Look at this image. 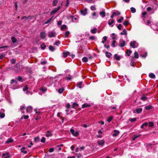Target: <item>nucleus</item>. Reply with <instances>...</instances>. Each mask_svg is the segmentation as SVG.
Returning <instances> with one entry per match:
<instances>
[{
  "label": "nucleus",
  "instance_id": "obj_41",
  "mask_svg": "<svg viewBox=\"0 0 158 158\" xmlns=\"http://www.w3.org/2000/svg\"><path fill=\"white\" fill-rule=\"evenodd\" d=\"M5 116V114L0 112V117L1 118H4Z\"/></svg>",
  "mask_w": 158,
  "mask_h": 158
},
{
  "label": "nucleus",
  "instance_id": "obj_16",
  "mask_svg": "<svg viewBox=\"0 0 158 158\" xmlns=\"http://www.w3.org/2000/svg\"><path fill=\"white\" fill-rule=\"evenodd\" d=\"M152 107H153L151 105L146 106H145V108L147 110H149L152 109Z\"/></svg>",
  "mask_w": 158,
  "mask_h": 158
},
{
  "label": "nucleus",
  "instance_id": "obj_1",
  "mask_svg": "<svg viewBox=\"0 0 158 158\" xmlns=\"http://www.w3.org/2000/svg\"><path fill=\"white\" fill-rule=\"evenodd\" d=\"M48 36L49 38L55 37L56 36V33L55 32L49 31L48 33Z\"/></svg>",
  "mask_w": 158,
  "mask_h": 158
},
{
  "label": "nucleus",
  "instance_id": "obj_53",
  "mask_svg": "<svg viewBox=\"0 0 158 158\" xmlns=\"http://www.w3.org/2000/svg\"><path fill=\"white\" fill-rule=\"evenodd\" d=\"M40 90L44 92H45L46 91L47 89H46L44 88L43 87H41L40 89Z\"/></svg>",
  "mask_w": 158,
  "mask_h": 158
},
{
  "label": "nucleus",
  "instance_id": "obj_25",
  "mask_svg": "<svg viewBox=\"0 0 158 158\" xmlns=\"http://www.w3.org/2000/svg\"><path fill=\"white\" fill-rule=\"evenodd\" d=\"M97 29L96 28H95L94 29H92L91 30V32L93 34H95L96 33Z\"/></svg>",
  "mask_w": 158,
  "mask_h": 158
},
{
  "label": "nucleus",
  "instance_id": "obj_48",
  "mask_svg": "<svg viewBox=\"0 0 158 158\" xmlns=\"http://www.w3.org/2000/svg\"><path fill=\"white\" fill-rule=\"evenodd\" d=\"M90 9L92 10H93V11L95 10H96V8L95 6H92L90 7Z\"/></svg>",
  "mask_w": 158,
  "mask_h": 158
},
{
  "label": "nucleus",
  "instance_id": "obj_43",
  "mask_svg": "<svg viewBox=\"0 0 158 158\" xmlns=\"http://www.w3.org/2000/svg\"><path fill=\"white\" fill-rule=\"evenodd\" d=\"M131 10L132 13H135L136 11L135 9L133 7H132L131 8Z\"/></svg>",
  "mask_w": 158,
  "mask_h": 158
},
{
  "label": "nucleus",
  "instance_id": "obj_36",
  "mask_svg": "<svg viewBox=\"0 0 158 158\" xmlns=\"http://www.w3.org/2000/svg\"><path fill=\"white\" fill-rule=\"evenodd\" d=\"M141 100L143 101H145L147 100V99H148V98L147 97L144 96H143L141 97Z\"/></svg>",
  "mask_w": 158,
  "mask_h": 158
},
{
  "label": "nucleus",
  "instance_id": "obj_39",
  "mask_svg": "<svg viewBox=\"0 0 158 158\" xmlns=\"http://www.w3.org/2000/svg\"><path fill=\"white\" fill-rule=\"evenodd\" d=\"M113 118L112 116H110L109 118H108L107 119V121L108 122H110V121H111L112 120Z\"/></svg>",
  "mask_w": 158,
  "mask_h": 158
},
{
  "label": "nucleus",
  "instance_id": "obj_40",
  "mask_svg": "<svg viewBox=\"0 0 158 158\" xmlns=\"http://www.w3.org/2000/svg\"><path fill=\"white\" fill-rule=\"evenodd\" d=\"M70 34V33L69 32V31H66L65 33V38L69 36V34Z\"/></svg>",
  "mask_w": 158,
  "mask_h": 158
},
{
  "label": "nucleus",
  "instance_id": "obj_4",
  "mask_svg": "<svg viewBox=\"0 0 158 158\" xmlns=\"http://www.w3.org/2000/svg\"><path fill=\"white\" fill-rule=\"evenodd\" d=\"M136 43V42L135 41H131L130 43V46L134 48H135L136 47L135 46Z\"/></svg>",
  "mask_w": 158,
  "mask_h": 158
},
{
  "label": "nucleus",
  "instance_id": "obj_23",
  "mask_svg": "<svg viewBox=\"0 0 158 158\" xmlns=\"http://www.w3.org/2000/svg\"><path fill=\"white\" fill-rule=\"evenodd\" d=\"M40 140V137L38 136L35 137L34 138V141L35 142H36L38 141H39Z\"/></svg>",
  "mask_w": 158,
  "mask_h": 158
},
{
  "label": "nucleus",
  "instance_id": "obj_26",
  "mask_svg": "<svg viewBox=\"0 0 158 158\" xmlns=\"http://www.w3.org/2000/svg\"><path fill=\"white\" fill-rule=\"evenodd\" d=\"M32 107L31 106H28L27 108L26 111L28 112L31 111L32 110Z\"/></svg>",
  "mask_w": 158,
  "mask_h": 158
},
{
  "label": "nucleus",
  "instance_id": "obj_46",
  "mask_svg": "<svg viewBox=\"0 0 158 158\" xmlns=\"http://www.w3.org/2000/svg\"><path fill=\"white\" fill-rule=\"evenodd\" d=\"M129 23V21L128 20H126V21H125L123 23V24L125 26H128Z\"/></svg>",
  "mask_w": 158,
  "mask_h": 158
},
{
  "label": "nucleus",
  "instance_id": "obj_9",
  "mask_svg": "<svg viewBox=\"0 0 158 158\" xmlns=\"http://www.w3.org/2000/svg\"><path fill=\"white\" fill-rule=\"evenodd\" d=\"M78 106L79 105L76 102L73 103L72 106V107L73 108L75 109L77 108L78 107Z\"/></svg>",
  "mask_w": 158,
  "mask_h": 158
},
{
  "label": "nucleus",
  "instance_id": "obj_32",
  "mask_svg": "<svg viewBox=\"0 0 158 158\" xmlns=\"http://www.w3.org/2000/svg\"><path fill=\"white\" fill-rule=\"evenodd\" d=\"M88 58L87 57H83L82 59V60L83 62H86L88 61Z\"/></svg>",
  "mask_w": 158,
  "mask_h": 158
},
{
  "label": "nucleus",
  "instance_id": "obj_58",
  "mask_svg": "<svg viewBox=\"0 0 158 158\" xmlns=\"http://www.w3.org/2000/svg\"><path fill=\"white\" fill-rule=\"evenodd\" d=\"M23 117L24 119H27L29 118V116L28 115H23L22 117Z\"/></svg>",
  "mask_w": 158,
  "mask_h": 158
},
{
  "label": "nucleus",
  "instance_id": "obj_31",
  "mask_svg": "<svg viewBox=\"0 0 158 158\" xmlns=\"http://www.w3.org/2000/svg\"><path fill=\"white\" fill-rule=\"evenodd\" d=\"M25 18L26 20H27L29 18H30L31 19L32 18L31 16H29L28 17H26L25 16H23L22 18V19H24Z\"/></svg>",
  "mask_w": 158,
  "mask_h": 158
},
{
  "label": "nucleus",
  "instance_id": "obj_44",
  "mask_svg": "<svg viewBox=\"0 0 158 158\" xmlns=\"http://www.w3.org/2000/svg\"><path fill=\"white\" fill-rule=\"evenodd\" d=\"M16 62V59H12L11 60V63L12 64H14Z\"/></svg>",
  "mask_w": 158,
  "mask_h": 158
},
{
  "label": "nucleus",
  "instance_id": "obj_24",
  "mask_svg": "<svg viewBox=\"0 0 158 158\" xmlns=\"http://www.w3.org/2000/svg\"><path fill=\"white\" fill-rule=\"evenodd\" d=\"M149 77L151 78H154L156 77L155 75L152 73H150L149 74Z\"/></svg>",
  "mask_w": 158,
  "mask_h": 158
},
{
  "label": "nucleus",
  "instance_id": "obj_63",
  "mask_svg": "<svg viewBox=\"0 0 158 158\" xmlns=\"http://www.w3.org/2000/svg\"><path fill=\"white\" fill-rule=\"evenodd\" d=\"M66 107L67 109H69L70 108V106L69 103H68L67 104Z\"/></svg>",
  "mask_w": 158,
  "mask_h": 158
},
{
  "label": "nucleus",
  "instance_id": "obj_10",
  "mask_svg": "<svg viewBox=\"0 0 158 158\" xmlns=\"http://www.w3.org/2000/svg\"><path fill=\"white\" fill-rule=\"evenodd\" d=\"M91 106V105L87 103H85L82 105L81 108H84L86 107H89Z\"/></svg>",
  "mask_w": 158,
  "mask_h": 158
},
{
  "label": "nucleus",
  "instance_id": "obj_12",
  "mask_svg": "<svg viewBox=\"0 0 158 158\" xmlns=\"http://www.w3.org/2000/svg\"><path fill=\"white\" fill-rule=\"evenodd\" d=\"M70 54V52H63V57L66 58Z\"/></svg>",
  "mask_w": 158,
  "mask_h": 158
},
{
  "label": "nucleus",
  "instance_id": "obj_17",
  "mask_svg": "<svg viewBox=\"0 0 158 158\" xmlns=\"http://www.w3.org/2000/svg\"><path fill=\"white\" fill-rule=\"evenodd\" d=\"M148 124V122H145L141 126V128H143L144 127H147Z\"/></svg>",
  "mask_w": 158,
  "mask_h": 158
},
{
  "label": "nucleus",
  "instance_id": "obj_59",
  "mask_svg": "<svg viewBox=\"0 0 158 158\" xmlns=\"http://www.w3.org/2000/svg\"><path fill=\"white\" fill-rule=\"evenodd\" d=\"M17 79L19 81H22V78L21 76H19L18 77Z\"/></svg>",
  "mask_w": 158,
  "mask_h": 158
},
{
  "label": "nucleus",
  "instance_id": "obj_50",
  "mask_svg": "<svg viewBox=\"0 0 158 158\" xmlns=\"http://www.w3.org/2000/svg\"><path fill=\"white\" fill-rule=\"evenodd\" d=\"M124 19V18L123 17L121 16L120 17V19H118L117 20V22L119 23H121L122 20H123Z\"/></svg>",
  "mask_w": 158,
  "mask_h": 158
},
{
  "label": "nucleus",
  "instance_id": "obj_18",
  "mask_svg": "<svg viewBox=\"0 0 158 158\" xmlns=\"http://www.w3.org/2000/svg\"><path fill=\"white\" fill-rule=\"evenodd\" d=\"M135 110L136 111L137 114H139L142 111V108L136 109H135Z\"/></svg>",
  "mask_w": 158,
  "mask_h": 158
},
{
  "label": "nucleus",
  "instance_id": "obj_15",
  "mask_svg": "<svg viewBox=\"0 0 158 158\" xmlns=\"http://www.w3.org/2000/svg\"><path fill=\"white\" fill-rule=\"evenodd\" d=\"M114 58L116 59L117 60H119L120 59V57L119 56L117 55V54H115L114 55Z\"/></svg>",
  "mask_w": 158,
  "mask_h": 158
},
{
  "label": "nucleus",
  "instance_id": "obj_60",
  "mask_svg": "<svg viewBox=\"0 0 158 158\" xmlns=\"http://www.w3.org/2000/svg\"><path fill=\"white\" fill-rule=\"evenodd\" d=\"M122 25L121 24H119L118 26H117V28L119 30H121V27H122Z\"/></svg>",
  "mask_w": 158,
  "mask_h": 158
},
{
  "label": "nucleus",
  "instance_id": "obj_22",
  "mask_svg": "<svg viewBox=\"0 0 158 158\" xmlns=\"http://www.w3.org/2000/svg\"><path fill=\"white\" fill-rule=\"evenodd\" d=\"M26 148L25 147H23L21 149V152L25 154H26L27 153V152L26 151H24V150Z\"/></svg>",
  "mask_w": 158,
  "mask_h": 158
},
{
  "label": "nucleus",
  "instance_id": "obj_55",
  "mask_svg": "<svg viewBox=\"0 0 158 158\" xmlns=\"http://www.w3.org/2000/svg\"><path fill=\"white\" fill-rule=\"evenodd\" d=\"M116 41L115 40H114L113 41V42L112 43V46L113 47H115V43H116Z\"/></svg>",
  "mask_w": 158,
  "mask_h": 158
},
{
  "label": "nucleus",
  "instance_id": "obj_7",
  "mask_svg": "<svg viewBox=\"0 0 158 158\" xmlns=\"http://www.w3.org/2000/svg\"><path fill=\"white\" fill-rule=\"evenodd\" d=\"M97 143L98 145L102 146L104 144L105 142L104 141L102 140L98 141Z\"/></svg>",
  "mask_w": 158,
  "mask_h": 158
},
{
  "label": "nucleus",
  "instance_id": "obj_49",
  "mask_svg": "<svg viewBox=\"0 0 158 158\" xmlns=\"http://www.w3.org/2000/svg\"><path fill=\"white\" fill-rule=\"evenodd\" d=\"M28 87H27V85H25L23 87V91H26L27 90H28Z\"/></svg>",
  "mask_w": 158,
  "mask_h": 158
},
{
  "label": "nucleus",
  "instance_id": "obj_33",
  "mask_svg": "<svg viewBox=\"0 0 158 158\" xmlns=\"http://www.w3.org/2000/svg\"><path fill=\"white\" fill-rule=\"evenodd\" d=\"M134 57L136 59L139 58V54L137 52H135L134 53Z\"/></svg>",
  "mask_w": 158,
  "mask_h": 158
},
{
  "label": "nucleus",
  "instance_id": "obj_30",
  "mask_svg": "<svg viewBox=\"0 0 158 158\" xmlns=\"http://www.w3.org/2000/svg\"><path fill=\"white\" fill-rule=\"evenodd\" d=\"M11 39L12 40V42L13 43H16L17 41V40L15 37H12L11 38Z\"/></svg>",
  "mask_w": 158,
  "mask_h": 158
},
{
  "label": "nucleus",
  "instance_id": "obj_37",
  "mask_svg": "<svg viewBox=\"0 0 158 158\" xmlns=\"http://www.w3.org/2000/svg\"><path fill=\"white\" fill-rule=\"evenodd\" d=\"M141 136V135H134L133 137V140H135L136 138L140 137Z\"/></svg>",
  "mask_w": 158,
  "mask_h": 158
},
{
  "label": "nucleus",
  "instance_id": "obj_19",
  "mask_svg": "<svg viewBox=\"0 0 158 158\" xmlns=\"http://www.w3.org/2000/svg\"><path fill=\"white\" fill-rule=\"evenodd\" d=\"M106 56L108 58H110L112 55V54L110 52H105Z\"/></svg>",
  "mask_w": 158,
  "mask_h": 158
},
{
  "label": "nucleus",
  "instance_id": "obj_57",
  "mask_svg": "<svg viewBox=\"0 0 158 158\" xmlns=\"http://www.w3.org/2000/svg\"><path fill=\"white\" fill-rule=\"evenodd\" d=\"M48 151L50 152H52L54 151V149L53 148H50L49 149Z\"/></svg>",
  "mask_w": 158,
  "mask_h": 158
},
{
  "label": "nucleus",
  "instance_id": "obj_34",
  "mask_svg": "<svg viewBox=\"0 0 158 158\" xmlns=\"http://www.w3.org/2000/svg\"><path fill=\"white\" fill-rule=\"evenodd\" d=\"M64 88H60L58 90V92L60 94H62L64 91Z\"/></svg>",
  "mask_w": 158,
  "mask_h": 158
},
{
  "label": "nucleus",
  "instance_id": "obj_21",
  "mask_svg": "<svg viewBox=\"0 0 158 158\" xmlns=\"http://www.w3.org/2000/svg\"><path fill=\"white\" fill-rule=\"evenodd\" d=\"M49 49L52 52H54L55 49V48H54V47L51 45H50L49 46Z\"/></svg>",
  "mask_w": 158,
  "mask_h": 158
},
{
  "label": "nucleus",
  "instance_id": "obj_38",
  "mask_svg": "<svg viewBox=\"0 0 158 158\" xmlns=\"http://www.w3.org/2000/svg\"><path fill=\"white\" fill-rule=\"evenodd\" d=\"M40 47L42 49H44L45 48H46V46H45L44 43H43L41 44Z\"/></svg>",
  "mask_w": 158,
  "mask_h": 158
},
{
  "label": "nucleus",
  "instance_id": "obj_3",
  "mask_svg": "<svg viewBox=\"0 0 158 158\" xmlns=\"http://www.w3.org/2000/svg\"><path fill=\"white\" fill-rule=\"evenodd\" d=\"M60 8V6H58L56 8L52 10L50 13L51 15H53V14H55L58 10Z\"/></svg>",
  "mask_w": 158,
  "mask_h": 158
},
{
  "label": "nucleus",
  "instance_id": "obj_61",
  "mask_svg": "<svg viewBox=\"0 0 158 158\" xmlns=\"http://www.w3.org/2000/svg\"><path fill=\"white\" fill-rule=\"evenodd\" d=\"M116 14V12H114L111 15L110 18H113L114 17V15H115Z\"/></svg>",
  "mask_w": 158,
  "mask_h": 158
},
{
  "label": "nucleus",
  "instance_id": "obj_20",
  "mask_svg": "<svg viewBox=\"0 0 158 158\" xmlns=\"http://www.w3.org/2000/svg\"><path fill=\"white\" fill-rule=\"evenodd\" d=\"M132 52V51L131 50H129L128 49H127L126 52V54L128 56H129L131 53Z\"/></svg>",
  "mask_w": 158,
  "mask_h": 158
},
{
  "label": "nucleus",
  "instance_id": "obj_52",
  "mask_svg": "<svg viewBox=\"0 0 158 158\" xmlns=\"http://www.w3.org/2000/svg\"><path fill=\"white\" fill-rule=\"evenodd\" d=\"M40 141L41 143H45V138L44 137H42Z\"/></svg>",
  "mask_w": 158,
  "mask_h": 158
},
{
  "label": "nucleus",
  "instance_id": "obj_35",
  "mask_svg": "<svg viewBox=\"0 0 158 158\" xmlns=\"http://www.w3.org/2000/svg\"><path fill=\"white\" fill-rule=\"evenodd\" d=\"M67 28V26L65 25H62L60 28V29L61 30H63L64 29H66Z\"/></svg>",
  "mask_w": 158,
  "mask_h": 158
},
{
  "label": "nucleus",
  "instance_id": "obj_13",
  "mask_svg": "<svg viewBox=\"0 0 158 158\" xmlns=\"http://www.w3.org/2000/svg\"><path fill=\"white\" fill-rule=\"evenodd\" d=\"M126 42L125 41L123 40L122 43L119 44V45L120 47L122 48L125 45Z\"/></svg>",
  "mask_w": 158,
  "mask_h": 158
},
{
  "label": "nucleus",
  "instance_id": "obj_5",
  "mask_svg": "<svg viewBox=\"0 0 158 158\" xmlns=\"http://www.w3.org/2000/svg\"><path fill=\"white\" fill-rule=\"evenodd\" d=\"M87 8H85L83 10H81V12L83 15H85L87 14Z\"/></svg>",
  "mask_w": 158,
  "mask_h": 158
},
{
  "label": "nucleus",
  "instance_id": "obj_29",
  "mask_svg": "<svg viewBox=\"0 0 158 158\" xmlns=\"http://www.w3.org/2000/svg\"><path fill=\"white\" fill-rule=\"evenodd\" d=\"M121 35H126L127 34V32L126 30L125 29L123 30V32H121L120 33Z\"/></svg>",
  "mask_w": 158,
  "mask_h": 158
},
{
  "label": "nucleus",
  "instance_id": "obj_47",
  "mask_svg": "<svg viewBox=\"0 0 158 158\" xmlns=\"http://www.w3.org/2000/svg\"><path fill=\"white\" fill-rule=\"evenodd\" d=\"M114 20L113 19L112 20L111 22H110V20L108 21V24L109 25H111L112 23H113L114 22Z\"/></svg>",
  "mask_w": 158,
  "mask_h": 158
},
{
  "label": "nucleus",
  "instance_id": "obj_27",
  "mask_svg": "<svg viewBox=\"0 0 158 158\" xmlns=\"http://www.w3.org/2000/svg\"><path fill=\"white\" fill-rule=\"evenodd\" d=\"M58 2V1L57 0H54L53 1L52 6H55L56 5Z\"/></svg>",
  "mask_w": 158,
  "mask_h": 158
},
{
  "label": "nucleus",
  "instance_id": "obj_11",
  "mask_svg": "<svg viewBox=\"0 0 158 158\" xmlns=\"http://www.w3.org/2000/svg\"><path fill=\"white\" fill-rule=\"evenodd\" d=\"M99 14L102 18H104L105 16L106 13L104 10H103L100 12Z\"/></svg>",
  "mask_w": 158,
  "mask_h": 158
},
{
  "label": "nucleus",
  "instance_id": "obj_54",
  "mask_svg": "<svg viewBox=\"0 0 158 158\" xmlns=\"http://www.w3.org/2000/svg\"><path fill=\"white\" fill-rule=\"evenodd\" d=\"M148 124H149V127H152L154 126L153 123L152 122H150Z\"/></svg>",
  "mask_w": 158,
  "mask_h": 158
},
{
  "label": "nucleus",
  "instance_id": "obj_56",
  "mask_svg": "<svg viewBox=\"0 0 158 158\" xmlns=\"http://www.w3.org/2000/svg\"><path fill=\"white\" fill-rule=\"evenodd\" d=\"M136 118H133L130 119V121L131 122H133L136 121Z\"/></svg>",
  "mask_w": 158,
  "mask_h": 158
},
{
  "label": "nucleus",
  "instance_id": "obj_2",
  "mask_svg": "<svg viewBox=\"0 0 158 158\" xmlns=\"http://www.w3.org/2000/svg\"><path fill=\"white\" fill-rule=\"evenodd\" d=\"M70 132L74 136H77L79 135V132L78 131H76L75 132V131L72 129H71L70 130Z\"/></svg>",
  "mask_w": 158,
  "mask_h": 158
},
{
  "label": "nucleus",
  "instance_id": "obj_42",
  "mask_svg": "<svg viewBox=\"0 0 158 158\" xmlns=\"http://www.w3.org/2000/svg\"><path fill=\"white\" fill-rule=\"evenodd\" d=\"M52 17L48 19L46 22H45L44 24H47L49 23L52 20Z\"/></svg>",
  "mask_w": 158,
  "mask_h": 158
},
{
  "label": "nucleus",
  "instance_id": "obj_62",
  "mask_svg": "<svg viewBox=\"0 0 158 158\" xmlns=\"http://www.w3.org/2000/svg\"><path fill=\"white\" fill-rule=\"evenodd\" d=\"M62 23V21L61 20L58 21L57 23V24L58 26H60Z\"/></svg>",
  "mask_w": 158,
  "mask_h": 158
},
{
  "label": "nucleus",
  "instance_id": "obj_6",
  "mask_svg": "<svg viewBox=\"0 0 158 158\" xmlns=\"http://www.w3.org/2000/svg\"><path fill=\"white\" fill-rule=\"evenodd\" d=\"M46 33L44 32H41L40 34V37L42 39H44L46 37Z\"/></svg>",
  "mask_w": 158,
  "mask_h": 158
},
{
  "label": "nucleus",
  "instance_id": "obj_14",
  "mask_svg": "<svg viewBox=\"0 0 158 158\" xmlns=\"http://www.w3.org/2000/svg\"><path fill=\"white\" fill-rule=\"evenodd\" d=\"M52 133L49 131H48L46 134V135L47 137L52 136Z\"/></svg>",
  "mask_w": 158,
  "mask_h": 158
},
{
  "label": "nucleus",
  "instance_id": "obj_51",
  "mask_svg": "<svg viewBox=\"0 0 158 158\" xmlns=\"http://www.w3.org/2000/svg\"><path fill=\"white\" fill-rule=\"evenodd\" d=\"M103 40H102V43L104 44L105 43V42L107 40V37L106 36H105L103 37Z\"/></svg>",
  "mask_w": 158,
  "mask_h": 158
},
{
  "label": "nucleus",
  "instance_id": "obj_8",
  "mask_svg": "<svg viewBox=\"0 0 158 158\" xmlns=\"http://www.w3.org/2000/svg\"><path fill=\"white\" fill-rule=\"evenodd\" d=\"M114 133L112 135L113 136H117L119 133V131L118 130H114Z\"/></svg>",
  "mask_w": 158,
  "mask_h": 158
},
{
  "label": "nucleus",
  "instance_id": "obj_64",
  "mask_svg": "<svg viewBox=\"0 0 158 158\" xmlns=\"http://www.w3.org/2000/svg\"><path fill=\"white\" fill-rule=\"evenodd\" d=\"M5 56L4 54H2L0 55V60L2 59Z\"/></svg>",
  "mask_w": 158,
  "mask_h": 158
},
{
  "label": "nucleus",
  "instance_id": "obj_28",
  "mask_svg": "<svg viewBox=\"0 0 158 158\" xmlns=\"http://www.w3.org/2000/svg\"><path fill=\"white\" fill-rule=\"evenodd\" d=\"M13 141V139L11 138L8 139L6 141V143H12Z\"/></svg>",
  "mask_w": 158,
  "mask_h": 158
},
{
  "label": "nucleus",
  "instance_id": "obj_45",
  "mask_svg": "<svg viewBox=\"0 0 158 158\" xmlns=\"http://www.w3.org/2000/svg\"><path fill=\"white\" fill-rule=\"evenodd\" d=\"M82 81H81L78 84H77V86L79 88H81V85L82 84Z\"/></svg>",
  "mask_w": 158,
  "mask_h": 158
}]
</instances>
